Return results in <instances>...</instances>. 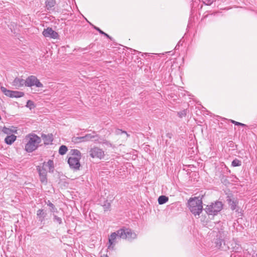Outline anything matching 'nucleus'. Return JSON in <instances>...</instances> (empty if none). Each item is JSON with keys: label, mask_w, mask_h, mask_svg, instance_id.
Listing matches in <instances>:
<instances>
[{"label": "nucleus", "mask_w": 257, "mask_h": 257, "mask_svg": "<svg viewBox=\"0 0 257 257\" xmlns=\"http://www.w3.org/2000/svg\"><path fill=\"white\" fill-rule=\"evenodd\" d=\"M137 237V234L129 228H121L112 233L108 237V249H113L117 238L132 239Z\"/></svg>", "instance_id": "f257e3e1"}, {"label": "nucleus", "mask_w": 257, "mask_h": 257, "mask_svg": "<svg viewBox=\"0 0 257 257\" xmlns=\"http://www.w3.org/2000/svg\"><path fill=\"white\" fill-rule=\"evenodd\" d=\"M26 139L28 140V142L25 145V149L26 152L29 153L33 152L36 150L41 142V138L34 134L27 135Z\"/></svg>", "instance_id": "f03ea898"}, {"label": "nucleus", "mask_w": 257, "mask_h": 257, "mask_svg": "<svg viewBox=\"0 0 257 257\" xmlns=\"http://www.w3.org/2000/svg\"><path fill=\"white\" fill-rule=\"evenodd\" d=\"M188 204L189 210L195 216H199L202 211V201L199 197H195L190 198Z\"/></svg>", "instance_id": "7ed1b4c3"}, {"label": "nucleus", "mask_w": 257, "mask_h": 257, "mask_svg": "<svg viewBox=\"0 0 257 257\" xmlns=\"http://www.w3.org/2000/svg\"><path fill=\"white\" fill-rule=\"evenodd\" d=\"M222 208V202L216 201L214 203H212V204L207 206L205 208V211L209 215H216L221 211Z\"/></svg>", "instance_id": "20e7f679"}, {"label": "nucleus", "mask_w": 257, "mask_h": 257, "mask_svg": "<svg viewBox=\"0 0 257 257\" xmlns=\"http://www.w3.org/2000/svg\"><path fill=\"white\" fill-rule=\"evenodd\" d=\"M26 86L32 87L33 86H36L37 87H42L43 86V84L40 82L37 78L33 75L29 76L26 80Z\"/></svg>", "instance_id": "39448f33"}, {"label": "nucleus", "mask_w": 257, "mask_h": 257, "mask_svg": "<svg viewBox=\"0 0 257 257\" xmlns=\"http://www.w3.org/2000/svg\"><path fill=\"white\" fill-rule=\"evenodd\" d=\"M90 156L93 158H97L102 159L104 158V152L102 149L98 147H94L90 151Z\"/></svg>", "instance_id": "423d86ee"}, {"label": "nucleus", "mask_w": 257, "mask_h": 257, "mask_svg": "<svg viewBox=\"0 0 257 257\" xmlns=\"http://www.w3.org/2000/svg\"><path fill=\"white\" fill-rule=\"evenodd\" d=\"M80 158L70 157L68 160V163L71 169L74 170H79L80 167Z\"/></svg>", "instance_id": "0eeeda50"}, {"label": "nucleus", "mask_w": 257, "mask_h": 257, "mask_svg": "<svg viewBox=\"0 0 257 257\" xmlns=\"http://www.w3.org/2000/svg\"><path fill=\"white\" fill-rule=\"evenodd\" d=\"M43 35L45 37L56 39L58 37V34L54 31L51 28L45 29L43 32Z\"/></svg>", "instance_id": "6e6552de"}, {"label": "nucleus", "mask_w": 257, "mask_h": 257, "mask_svg": "<svg viewBox=\"0 0 257 257\" xmlns=\"http://www.w3.org/2000/svg\"><path fill=\"white\" fill-rule=\"evenodd\" d=\"M84 139L85 142L92 141L100 143V137L95 132H93L91 134H86L84 136Z\"/></svg>", "instance_id": "1a4fd4ad"}, {"label": "nucleus", "mask_w": 257, "mask_h": 257, "mask_svg": "<svg viewBox=\"0 0 257 257\" xmlns=\"http://www.w3.org/2000/svg\"><path fill=\"white\" fill-rule=\"evenodd\" d=\"M37 170L39 174L41 182L43 183L46 184L47 182L46 169L43 167L41 168L40 167H38Z\"/></svg>", "instance_id": "9d476101"}, {"label": "nucleus", "mask_w": 257, "mask_h": 257, "mask_svg": "<svg viewBox=\"0 0 257 257\" xmlns=\"http://www.w3.org/2000/svg\"><path fill=\"white\" fill-rule=\"evenodd\" d=\"M12 85L16 88L21 87L24 85L26 86L25 80L19 77H16L13 81Z\"/></svg>", "instance_id": "9b49d317"}, {"label": "nucleus", "mask_w": 257, "mask_h": 257, "mask_svg": "<svg viewBox=\"0 0 257 257\" xmlns=\"http://www.w3.org/2000/svg\"><path fill=\"white\" fill-rule=\"evenodd\" d=\"M47 215L46 210L44 209H40L37 211V216L39 220L42 222L45 220V218Z\"/></svg>", "instance_id": "f8f14e48"}, {"label": "nucleus", "mask_w": 257, "mask_h": 257, "mask_svg": "<svg viewBox=\"0 0 257 257\" xmlns=\"http://www.w3.org/2000/svg\"><path fill=\"white\" fill-rule=\"evenodd\" d=\"M41 138L44 140V144L46 145L51 144L53 140V135L51 134L48 135L42 134Z\"/></svg>", "instance_id": "ddd939ff"}, {"label": "nucleus", "mask_w": 257, "mask_h": 257, "mask_svg": "<svg viewBox=\"0 0 257 257\" xmlns=\"http://www.w3.org/2000/svg\"><path fill=\"white\" fill-rule=\"evenodd\" d=\"M17 137L14 135L8 136L5 139V143L8 145H12L16 140Z\"/></svg>", "instance_id": "4468645a"}, {"label": "nucleus", "mask_w": 257, "mask_h": 257, "mask_svg": "<svg viewBox=\"0 0 257 257\" xmlns=\"http://www.w3.org/2000/svg\"><path fill=\"white\" fill-rule=\"evenodd\" d=\"M216 246L220 249H225L224 246H225V242L224 240L220 238H217L215 241Z\"/></svg>", "instance_id": "2eb2a0df"}, {"label": "nucleus", "mask_w": 257, "mask_h": 257, "mask_svg": "<svg viewBox=\"0 0 257 257\" xmlns=\"http://www.w3.org/2000/svg\"><path fill=\"white\" fill-rule=\"evenodd\" d=\"M46 204L50 207V211L51 212L54 213L58 212V210L55 206L50 201L48 200L45 202Z\"/></svg>", "instance_id": "dca6fc26"}, {"label": "nucleus", "mask_w": 257, "mask_h": 257, "mask_svg": "<svg viewBox=\"0 0 257 257\" xmlns=\"http://www.w3.org/2000/svg\"><path fill=\"white\" fill-rule=\"evenodd\" d=\"M46 7L47 10H50L56 4L55 0H46L45 2Z\"/></svg>", "instance_id": "f3484780"}, {"label": "nucleus", "mask_w": 257, "mask_h": 257, "mask_svg": "<svg viewBox=\"0 0 257 257\" xmlns=\"http://www.w3.org/2000/svg\"><path fill=\"white\" fill-rule=\"evenodd\" d=\"M1 90L6 96L13 98V90H8L4 86L1 87Z\"/></svg>", "instance_id": "a211bd4d"}, {"label": "nucleus", "mask_w": 257, "mask_h": 257, "mask_svg": "<svg viewBox=\"0 0 257 257\" xmlns=\"http://www.w3.org/2000/svg\"><path fill=\"white\" fill-rule=\"evenodd\" d=\"M227 201L228 202L229 205L231 209V210H234L236 209L237 202L236 200L234 199H231L230 198L228 199Z\"/></svg>", "instance_id": "6ab92c4d"}, {"label": "nucleus", "mask_w": 257, "mask_h": 257, "mask_svg": "<svg viewBox=\"0 0 257 257\" xmlns=\"http://www.w3.org/2000/svg\"><path fill=\"white\" fill-rule=\"evenodd\" d=\"M169 200V198L168 197L164 196V195H161L158 198V203L159 204L162 205L165 203H166Z\"/></svg>", "instance_id": "aec40b11"}, {"label": "nucleus", "mask_w": 257, "mask_h": 257, "mask_svg": "<svg viewBox=\"0 0 257 257\" xmlns=\"http://www.w3.org/2000/svg\"><path fill=\"white\" fill-rule=\"evenodd\" d=\"M70 153L72 155V157L81 158V153L78 150L72 149L70 151Z\"/></svg>", "instance_id": "412c9836"}, {"label": "nucleus", "mask_w": 257, "mask_h": 257, "mask_svg": "<svg viewBox=\"0 0 257 257\" xmlns=\"http://www.w3.org/2000/svg\"><path fill=\"white\" fill-rule=\"evenodd\" d=\"M24 93L23 92L21 91H13V98H19L23 97L24 95Z\"/></svg>", "instance_id": "4be33fe9"}, {"label": "nucleus", "mask_w": 257, "mask_h": 257, "mask_svg": "<svg viewBox=\"0 0 257 257\" xmlns=\"http://www.w3.org/2000/svg\"><path fill=\"white\" fill-rule=\"evenodd\" d=\"M48 167L49 171L51 172V170L54 168L53 161L49 160L47 163H44L43 167Z\"/></svg>", "instance_id": "5701e85b"}, {"label": "nucleus", "mask_w": 257, "mask_h": 257, "mask_svg": "<svg viewBox=\"0 0 257 257\" xmlns=\"http://www.w3.org/2000/svg\"><path fill=\"white\" fill-rule=\"evenodd\" d=\"M72 142L74 143H78L84 141V136L80 137H73L72 138Z\"/></svg>", "instance_id": "b1692460"}, {"label": "nucleus", "mask_w": 257, "mask_h": 257, "mask_svg": "<svg viewBox=\"0 0 257 257\" xmlns=\"http://www.w3.org/2000/svg\"><path fill=\"white\" fill-rule=\"evenodd\" d=\"M67 150L68 149L66 146L62 145L59 148V153L61 155H63L66 153Z\"/></svg>", "instance_id": "393cba45"}, {"label": "nucleus", "mask_w": 257, "mask_h": 257, "mask_svg": "<svg viewBox=\"0 0 257 257\" xmlns=\"http://www.w3.org/2000/svg\"><path fill=\"white\" fill-rule=\"evenodd\" d=\"M241 165V161H240L237 159L233 160L231 163V166L234 167H239V166H240Z\"/></svg>", "instance_id": "a878e982"}, {"label": "nucleus", "mask_w": 257, "mask_h": 257, "mask_svg": "<svg viewBox=\"0 0 257 257\" xmlns=\"http://www.w3.org/2000/svg\"><path fill=\"white\" fill-rule=\"evenodd\" d=\"M110 203L108 202L107 200L104 202V204L102 205L105 211L108 210L110 209Z\"/></svg>", "instance_id": "bb28decb"}, {"label": "nucleus", "mask_w": 257, "mask_h": 257, "mask_svg": "<svg viewBox=\"0 0 257 257\" xmlns=\"http://www.w3.org/2000/svg\"><path fill=\"white\" fill-rule=\"evenodd\" d=\"M2 131L4 134L7 135H11L13 132L12 129L6 127L5 126L3 127Z\"/></svg>", "instance_id": "cd10ccee"}, {"label": "nucleus", "mask_w": 257, "mask_h": 257, "mask_svg": "<svg viewBox=\"0 0 257 257\" xmlns=\"http://www.w3.org/2000/svg\"><path fill=\"white\" fill-rule=\"evenodd\" d=\"M53 220L54 221L58 222L59 224H61L62 223L61 218L57 216L55 214H53Z\"/></svg>", "instance_id": "c85d7f7f"}, {"label": "nucleus", "mask_w": 257, "mask_h": 257, "mask_svg": "<svg viewBox=\"0 0 257 257\" xmlns=\"http://www.w3.org/2000/svg\"><path fill=\"white\" fill-rule=\"evenodd\" d=\"M94 28L96 30H97L98 32H99V33L100 34H102V35H104L105 36H106V37H107V38H109L110 39H111V37L108 34H107L106 33H104V32H103L99 28L94 26Z\"/></svg>", "instance_id": "c756f323"}, {"label": "nucleus", "mask_w": 257, "mask_h": 257, "mask_svg": "<svg viewBox=\"0 0 257 257\" xmlns=\"http://www.w3.org/2000/svg\"><path fill=\"white\" fill-rule=\"evenodd\" d=\"M187 109H184L183 110L178 112V115L179 117L180 118H182L183 117L185 116L187 114Z\"/></svg>", "instance_id": "7c9ffc66"}, {"label": "nucleus", "mask_w": 257, "mask_h": 257, "mask_svg": "<svg viewBox=\"0 0 257 257\" xmlns=\"http://www.w3.org/2000/svg\"><path fill=\"white\" fill-rule=\"evenodd\" d=\"M26 106L31 109L32 107H34V103L33 101L29 100H28L26 104Z\"/></svg>", "instance_id": "2f4dec72"}, {"label": "nucleus", "mask_w": 257, "mask_h": 257, "mask_svg": "<svg viewBox=\"0 0 257 257\" xmlns=\"http://www.w3.org/2000/svg\"><path fill=\"white\" fill-rule=\"evenodd\" d=\"M230 121L232 123L236 125H240V126H246V124H245L244 123H242L241 122H237V121H236L232 120V119L230 120Z\"/></svg>", "instance_id": "473e14b6"}, {"label": "nucleus", "mask_w": 257, "mask_h": 257, "mask_svg": "<svg viewBox=\"0 0 257 257\" xmlns=\"http://www.w3.org/2000/svg\"><path fill=\"white\" fill-rule=\"evenodd\" d=\"M123 133L125 134L126 135L127 137L128 136V135L125 131H122L121 130H120V129H117L116 131V134L117 135H119V134H123Z\"/></svg>", "instance_id": "72a5a7b5"}, {"label": "nucleus", "mask_w": 257, "mask_h": 257, "mask_svg": "<svg viewBox=\"0 0 257 257\" xmlns=\"http://www.w3.org/2000/svg\"><path fill=\"white\" fill-rule=\"evenodd\" d=\"M103 144H105L107 146H111V144L108 141H104L103 142Z\"/></svg>", "instance_id": "f704fd0d"}, {"label": "nucleus", "mask_w": 257, "mask_h": 257, "mask_svg": "<svg viewBox=\"0 0 257 257\" xmlns=\"http://www.w3.org/2000/svg\"><path fill=\"white\" fill-rule=\"evenodd\" d=\"M101 257H109L107 254H103L101 255Z\"/></svg>", "instance_id": "c9c22d12"}, {"label": "nucleus", "mask_w": 257, "mask_h": 257, "mask_svg": "<svg viewBox=\"0 0 257 257\" xmlns=\"http://www.w3.org/2000/svg\"><path fill=\"white\" fill-rule=\"evenodd\" d=\"M166 53H172V51L167 52H166Z\"/></svg>", "instance_id": "e433bc0d"}, {"label": "nucleus", "mask_w": 257, "mask_h": 257, "mask_svg": "<svg viewBox=\"0 0 257 257\" xmlns=\"http://www.w3.org/2000/svg\"><path fill=\"white\" fill-rule=\"evenodd\" d=\"M124 48L127 49V48H130L127 47H125Z\"/></svg>", "instance_id": "4c0bfd02"}]
</instances>
